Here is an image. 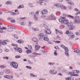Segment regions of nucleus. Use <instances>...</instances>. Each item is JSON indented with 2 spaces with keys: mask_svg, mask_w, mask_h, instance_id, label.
I'll return each instance as SVG.
<instances>
[{
  "mask_svg": "<svg viewBox=\"0 0 80 80\" xmlns=\"http://www.w3.org/2000/svg\"><path fill=\"white\" fill-rule=\"evenodd\" d=\"M7 28L5 27H3L2 28L0 27V30H7Z\"/></svg>",
  "mask_w": 80,
  "mask_h": 80,
  "instance_id": "24",
  "label": "nucleus"
},
{
  "mask_svg": "<svg viewBox=\"0 0 80 80\" xmlns=\"http://www.w3.org/2000/svg\"><path fill=\"white\" fill-rule=\"evenodd\" d=\"M34 13L33 12H30V15H33Z\"/></svg>",
  "mask_w": 80,
  "mask_h": 80,
  "instance_id": "55",
  "label": "nucleus"
},
{
  "mask_svg": "<svg viewBox=\"0 0 80 80\" xmlns=\"http://www.w3.org/2000/svg\"><path fill=\"white\" fill-rule=\"evenodd\" d=\"M24 7L23 5H20L18 7V9H20V8H23Z\"/></svg>",
  "mask_w": 80,
  "mask_h": 80,
  "instance_id": "34",
  "label": "nucleus"
},
{
  "mask_svg": "<svg viewBox=\"0 0 80 80\" xmlns=\"http://www.w3.org/2000/svg\"><path fill=\"white\" fill-rule=\"evenodd\" d=\"M68 36L69 38H75V35H74V34L71 32H69Z\"/></svg>",
  "mask_w": 80,
  "mask_h": 80,
  "instance_id": "8",
  "label": "nucleus"
},
{
  "mask_svg": "<svg viewBox=\"0 0 80 80\" xmlns=\"http://www.w3.org/2000/svg\"><path fill=\"white\" fill-rule=\"evenodd\" d=\"M6 42H7V41L4 40L2 42V43H1V45H7V43Z\"/></svg>",
  "mask_w": 80,
  "mask_h": 80,
  "instance_id": "18",
  "label": "nucleus"
},
{
  "mask_svg": "<svg viewBox=\"0 0 80 80\" xmlns=\"http://www.w3.org/2000/svg\"><path fill=\"white\" fill-rule=\"evenodd\" d=\"M8 27H9V28H11L13 29V26H11V25H8Z\"/></svg>",
  "mask_w": 80,
  "mask_h": 80,
  "instance_id": "43",
  "label": "nucleus"
},
{
  "mask_svg": "<svg viewBox=\"0 0 80 80\" xmlns=\"http://www.w3.org/2000/svg\"><path fill=\"white\" fill-rule=\"evenodd\" d=\"M11 12V15H17L18 14H19V13H18L17 14V13H15V12Z\"/></svg>",
  "mask_w": 80,
  "mask_h": 80,
  "instance_id": "26",
  "label": "nucleus"
},
{
  "mask_svg": "<svg viewBox=\"0 0 80 80\" xmlns=\"http://www.w3.org/2000/svg\"><path fill=\"white\" fill-rule=\"evenodd\" d=\"M80 72L77 70H73L72 72H69V75H71L72 76H75V77H77L78 76V74H75V73H79Z\"/></svg>",
  "mask_w": 80,
  "mask_h": 80,
  "instance_id": "4",
  "label": "nucleus"
},
{
  "mask_svg": "<svg viewBox=\"0 0 80 80\" xmlns=\"http://www.w3.org/2000/svg\"><path fill=\"white\" fill-rule=\"evenodd\" d=\"M38 37L39 40H42L43 39L45 41H48L49 39L48 38V36L47 35H44L43 33H40L38 34Z\"/></svg>",
  "mask_w": 80,
  "mask_h": 80,
  "instance_id": "2",
  "label": "nucleus"
},
{
  "mask_svg": "<svg viewBox=\"0 0 80 80\" xmlns=\"http://www.w3.org/2000/svg\"><path fill=\"white\" fill-rule=\"evenodd\" d=\"M32 40L34 42H38V40L37 39V38H32Z\"/></svg>",
  "mask_w": 80,
  "mask_h": 80,
  "instance_id": "16",
  "label": "nucleus"
},
{
  "mask_svg": "<svg viewBox=\"0 0 80 80\" xmlns=\"http://www.w3.org/2000/svg\"><path fill=\"white\" fill-rule=\"evenodd\" d=\"M5 73H10V70L9 69H6L5 70Z\"/></svg>",
  "mask_w": 80,
  "mask_h": 80,
  "instance_id": "22",
  "label": "nucleus"
},
{
  "mask_svg": "<svg viewBox=\"0 0 80 80\" xmlns=\"http://www.w3.org/2000/svg\"><path fill=\"white\" fill-rule=\"evenodd\" d=\"M53 42H55V43H60L61 42L58 41H52Z\"/></svg>",
  "mask_w": 80,
  "mask_h": 80,
  "instance_id": "31",
  "label": "nucleus"
},
{
  "mask_svg": "<svg viewBox=\"0 0 80 80\" xmlns=\"http://www.w3.org/2000/svg\"><path fill=\"white\" fill-rule=\"evenodd\" d=\"M76 34L77 35H80V33L79 32H76Z\"/></svg>",
  "mask_w": 80,
  "mask_h": 80,
  "instance_id": "62",
  "label": "nucleus"
},
{
  "mask_svg": "<svg viewBox=\"0 0 80 80\" xmlns=\"http://www.w3.org/2000/svg\"><path fill=\"white\" fill-rule=\"evenodd\" d=\"M48 19L49 20H55V16L53 15H51L49 17Z\"/></svg>",
  "mask_w": 80,
  "mask_h": 80,
  "instance_id": "10",
  "label": "nucleus"
},
{
  "mask_svg": "<svg viewBox=\"0 0 80 80\" xmlns=\"http://www.w3.org/2000/svg\"><path fill=\"white\" fill-rule=\"evenodd\" d=\"M54 64H55L54 62H49L48 63V64L49 65H53Z\"/></svg>",
  "mask_w": 80,
  "mask_h": 80,
  "instance_id": "32",
  "label": "nucleus"
},
{
  "mask_svg": "<svg viewBox=\"0 0 80 80\" xmlns=\"http://www.w3.org/2000/svg\"><path fill=\"white\" fill-rule=\"evenodd\" d=\"M34 20H37L38 19V15L34 14Z\"/></svg>",
  "mask_w": 80,
  "mask_h": 80,
  "instance_id": "19",
  "label": "nucleus"
},
{
  "mask_svg": "<svg viewBox=\"0 0 80 80\" xmlns=\"http://www.w3.org/2000/svg\"><path fill=\"white\" fill-rule=\"evenodd\" d=\"M44 0H38L37 1L38 3L40 4V5H42V3H43V1Z\"/></svg>",
  "mask_w": 80,
  "mask_h": 80,
  "instance_id": "17",
  "label": "nucleus"
},
{
  "mask_svg": "<svg viewBox=\"0 0 80 80\" xmlns=\"http://www.w3.org/2000/svg\"><path fill=\"white\" fill-rule=\"evenodd\" d=\"M45 33L46 34H51V31L48 28H46L45 29Z\"/></svg>",
  "mask_w": 80,
  "mask_h": 80,
  "instance_id": "9",
  "label": "nucleus"
},
{
  "mask_svg": "<svg viewBox=\"0 0 80 80\" xmlns=\"http://www.w3.org/2000/svg\"><path fill=\"white\" fill-rule=\"evenodd\" d=\"M80 14V11H79L77 12V13H76L75 15H77L78 14Z\"/></svg>",
  "mask_w": 80,
  "mask_h": 80,
  "instance_id": "49",
  "label": "nucleus"
},
{
  "mask_svg": "<svg viewBox=\"0 0 80 80\" xmlns=\"http://www.w3.org/2000/svg\"><path fill=\"white\" fill-rule=\"evenodd\" d=\"M12 46L13 47H18V45H17V44H14L13 43H12L11 44Z\"/></svg>",
  "mask_w": 80,
  "mask_h": 80,
  "instance_id": "37",
  "label": "nucleus"
},
{
  "mask_svg": "<svg viewBox=\"0 0 80 80\" xmlns=\"http://www.w3.org/2000/svg\"><path fill=\"white\" fill-rule=\"evenodd\" d=\"M6 4L7 5H8L9 4H10V5H11L12 4V3L10 2V1H8L6 2Z\"/></svg>",
  "mask_w": 80,
  "mask_h": 80,
  "instance_id": "42",
  "label": "nucleus"
},
{
  "mask_svg": "<svg viewBox=\"0 0 80 80\" xmlns=\"http://www.w3.org/2000/svg\"><path fill=\"white\" fill-rule=\"evenodd\" d=\"M3 75V72H0V75Z\"/></svg>",
  "mask_w": 80,
  "mask_h": 80,
  "instance_id": "59",
  "label": "nucleus"
},
{
  "mask_svg": "<svg viewBox=\"0 0 80 80\" xmlns=\"http://www.w3.org/2000/svg\"><path fill=\"white\" fill-rule=\"evenodd\" d=\"M29 6L30 7H34V6L32 4V3H29Z\"/></svg>",
  "mask_w": 80,
  "mask_h": 80,
  "instance_id": "33",
  "label": "nucleus"
},
{
  "mask_svg": "<svg viewBox=\"0 0 80 80\" xmlns=\"http://www.w3.org/2000/svg\"><path fill=\"white\" fill-rule=\"evenodd\" d=\"M26 67L27 68H28V69H32V67L30 66H26Z\"/></svg>",
  "mask_w": 80,
  "mask_h": 80,
  "instance_id": "39",
  "label": "nucleus"
},
{
  "mask_svg": "<svg viewBox=\"0 0 80 80\" xmlns=\"http://www.w3.org/2000/svg\"><path fill=\"white\" fill-rule=\"evenodd\" d=\"M32 52V51L30 49H28L26 51V53H27L28 54Z\"/></svg>",
  "mask_w": 80,
  "mask_h": 80,
  "instance_id": "25",
  "label": "nucleus"
},
{
  "mask_svg": "<svg viewBox=\"0 0 80 80\" xmlns=\"http://www.w3.org/2000/svg\"><path fill=\"white\" fill-rule=\"evenodd\" d=\"M62 18L59 19V22H61V23L66 25L67 27H70L69 28L70 30H73V29L75 28V27L73 26V23L72 22H69L68 20L65 19L66 18V17H62Z\"/></svg>",
  "mask_w": 80,
  "mask_h": 80,
  "instance_id": "1",
  "label": "nucleus"
},
{
  "mask_svg": "<svg viewBox=\"0 0 80 80\" xmlns=\"http://www.w3.org/2000/svg\"><path fill=\"white\" fill-rule=\"evenodd\" d=\"M33 31H34L35 32L38 30H39V29H37V28H33Z\"/></svg>",
  "mask_w": 80,
  "mask_h": 80,
  "instance_id": "38",
  "label": "nucleus"
},
{
  "mask_svg": "<svg viewBox=\"0 0 80 80\" xmlns=\"http://www.w3.org/2000/svg\"><path fill=\"white\" fill-rule=\"evenodd\" d=\"M40 48V46L38 45H35V51H38Z\"/></svg>",
  "mask_w": 80,
  "mask_h": 80,
  "instance_id": "13",
  "label": "nucleus"
},
{
  "mask_svg": "<svg viewBox=\"0 0 80 80\" xmlns=\"http://www.w3.org/2000/svg\"><path fill=\"white\" fill-rule=\"evenodd\" d=\"M72 78L70 77H69L68 78H65V80H72Z\"/></svg>",
  "mask_w": 80,
  "mask_h": 80,
  "instance_id": "28",
  "label": "nucleus"
},
{
  "mask_svg": "<svg viewBox=\"0 0 80 80\" xmlns=\"http://www.w3.org/2000/svg\"><path fill=\"white\" fill-rule=\"evenodd\" d=\"M13 19V18H8V20H12Z\"/></svg>",
  "mask_w": 80,
  "mask_h": 80,
  "instance_id": "54",
  "label": "nucleus"
},
{
  "mask_svg": "<svg viewBox=\"0 0 80 80\" xmlns=\"http://www.w3.org/2000/svg\"><path fill=\"white\" fill-rule=\"evenodd\" d=\"M28 47L30 49V50H32V46L30 45H28Z\"/></svg>",
  "mask_w": 80,
  "mask_h": 80,
  "instance_id": "41",
  "label": "nucleus"
},
{
  "mask_svg": "<svg viewBox=\"0 0 80 80\" xmlns=\"http://www.w3.org/2000/svg\"><path fill=\"white\" fill-rule=\"evenodd\" d=\"M48 44H53V43H52V42H51V41H49L48 42Z\"/></svg>",
  "mask_w": 80,
  "mask_h": 80,
  "instance_id": "57",
  "label": "nucleus"
},
{
  "mask_svg": "<svg viewBox=\"0 0 80 80\" xmlns=\"http://www.w3.org/2000/svg\"><path fill=\"white\" fill-rule=\"evenodd\" d=\"M65 28V26L64 25H62L61 27H60V28L61 29L62 28Z\"/></svg>",
  "mask_w": 80,
  "mask_h": 80,
  "instance_id": "47",
  "label": "nucleus"
},
{
  "mask_svg": "<svg viewBox=\"0 0 80 80\" xmlns=\"http://www.w3.org/2000/svg\"><path fill=\"white\" fill-rule=\"evenodd\" d=\"M75 18L76 20H80V17L79 16H76Z\"/></svg>",
  "mask_w": 80,
  "mask_h": 80,
  "instance_id": "36",
  "label": "nucleus"
},
{
  "mask_svg": "<svg viewBox=\"0 0 80 80\" xmlns=\"http://www.w3.org/2000/svg\"><path fill=\"white\" fill-rule=\"evenodd\" d=\"M4 77L6 78H9V79H12L13 78V76L12 75H4Z\"/></svg>",
  "mask_w": 80,
  "mask_h": 80,
  "instance_id": "11",
  "label": "nucleus"
},
{
  "mask_svg": "<svg viewBox=\"0 0 80 80\" xmlns=\"http://www.w3.org/2000/svg\"><path fill=\"white\" fill-rule=\"evenodd\" d=\"M67 17H68V18H72H72H73V16H71L70 15H67Z\"/></svg>",
  "mask_w": 80,
  "mask_h": 80,
  "instance_id": "29",
  "label": "nucleus"
},
{
  "mask_svg": "<svg viewBox=\"0 0 80 80\" xmlns=\"http://www.w3.org/2000/svg\"><path fill=\"white\" fill-rule=\"evenodd\" d=\"M8 31L9 32H11L13 31V29L11 28H9V27L7 29Z\"/></svg>",
  "mask_w": 80,
  "mask_h": 80,
  "instance_id": "21",
  "label": "nucleus"
},
{
  "mask_svg": "<svg viewBox=\"0 0 80 80\" xmlns=\"http://www.w3.org/2000/svg\"><path fill=\"white\" fill-rule=\"evenodd\" d=\"M68 8H69V9H70V10H71V9H72V7L70 6H68Z\"/></svg>",
  "mask_w": 80,
  "mask_h": 80,
  "instance_id": "58",
  "label": "nucleus"
},
{
  "mask_svg": "<svg viewBox=\"0 0 80 80\" xmlns=\"http://www.w3.org/2000/svg\"><path fill=\"white\" fill-rule=\"evenodd\" d=\"M0 68H5V66L3 65H0Z\"/></svg>",
  "mask_w": 80,
  "mask_h": 80,
  "instance_id": "48",
  "label": "nucleus"
},
{
  "mask_svg": "<svg viewBox=\"0 0 80 80\" xmlns=\"http://www.w3.org/2000/svg\"><path fill=\"white\" fill-rule=\"evenodd\" d=\"M74 10L75 11H76V12H79L78 11V9L77 8H75Z\"/></svg>",
  "mask_w": 80,
  "mask_h": 80,
  "instance_id": "53",
  "label": "nucleus"
},
{
  "mask_svg": "<svg viewBox=\"0 0 80 80\" xmlns=\"http://www.w3.org/2000/svg\"><path fill=\"white\" fill-rule=\"evenodd\" d=\"M74 52L77 53H80V49L79 50L74 51Z\"/></svg>",
  "mask_w": 80,
  "mask_h": 80,
  "instance_id": "27",
  "label": "nucleus"
},
{
  "mask_svg": "<svg viewBox=\"0 0 80 80\" xmlns=\"http://www.w3.org/2000/svg\"><path fill=\"white\" fill-rule=\"evenodd\" d=\"M21 24L22 25H25V24H24L23 22H21Z\"/></svg>",
  "mask_w": 80,
  "mask_h": 80,
  "instance_id": "63",
  "label": "nucleus"
},
{
  "mask_svg": "<svg viewBox=\"0 0 80 80\" xmlns=\"http://www.w3.org/2000/svg\"><path fill=\"white\" fill-rule=\"evenodd\" d=\"M73 22L74 23H75L76 24H77V23L79 24V23H80V20L78 19H75L73 21Z\"/></svg>",
  "mask_w": 80,
  "mask_h": 80,
  "instance_id": "14",
  "label": "nucleus"
},
{
  "mask_svg": "<svg viewBox=\"0 0 80 80\" xmlns=\"http://www.w3.org/2000/svg\"><path fill=\"white\" fill-rule=\"evenodd\" d=\"M58 7H61V6H62L61 5V4H59V3H58Z\"/></svg>",
  "mask_w": 80,
  "mask_h": 80,
  "instance_id": "56",
  "label": "nucleus"
},
{
  "mask_svg": "<svg viewBox=\"0 0 80 80\" xmlns=\"http://www.w3.org/2000/svg\"><path fill=\"white\" fill-rule=\"evenodd\" d=\"M57 50H55L54 53V55H57Z\"/></svg>",
  "mask_w": 80,
  "mask_h": 80,
  "instance_id": "50",
  "label": "nucleus"
},
{
  "mask_svg": "<svg viewBox=\"0 0 80 80\" xmlns=\"http://www.w3.org/2000/svg\"><path fill=\"white\" fill-rule=\"evenodd\" d=\"M61 47L62 48H64L65 52V53L66 54V56L67 57H69V54H68V49L67 47H65V46L63 45H61Z\"/></svg>",
  "mask_w": 80,
  "mask_h": 80,
  "instance_id": "3",
  "label": "nucleus"
},
{
  "mask_svg": "<svg viewBox=\"0 0 80 80\" xmlns=\"http://www.w3.org/2000/svg\"><path fill=\"white\" fill-rule=\"evenodd\" d=\"M54 6L55 7H57L58 8V4H54Z\"/></svg>",
  "mask_w": 80,
  "mask_h": 80,
  "instance_id": "64",
  "label": "nucleus"
},
{
  "mask_svg": "<svg viewBox=\"0 0 80 80\" xmlns=\"http://www.w3.org/2000/svg\"><path fill=\"white\" fill-rule=\"evenodd\" d=\"M11 22L12 23H15V21L14 19H12L11 20Z\"/></svg>",
  "mask_w": 80,
  "mask_h": 80,
  "instance_id": "46",
  "label": "nucleus"
},
{
  "mask_svg": "<svg viewBox=\"0 0 80 80\" xmlns=\"http://www.w3.org/2000/svg\"><path fill=\"white\" fill-rule=\"evenodd\" d=\"M30 75H31V77H36L35 76V75H34L32 73Z\"/></svg>",
  "mask_w": 80,
  "mask_h": 80,
  "instance_id": "60",
  "label": "nucleus"
},
{
  "mask_svg": "<svg viewBox=\"0 0 80 80\" xmlns=\"http://www.w3.org/2000/svg\"><path fill=\"white\" fill-rule=\"evenodd\" d=\"M69 32H70L69 31V30H67L65 34H66V35H69Z\"/></svg>",
  "mask_w": 80,
  "mask_h": 80,
  "instance_id": "35",
  "label": "nucleus"
},
{
  "mask_svg": "<svg viewBox=\"0 0 80 80\" xmlns=\"http://www.w3.org/2000/svg\"><path fill=\"white\" fill-rule=\"evenodd\" d=\"M48 52V51H45V50H42V52H43V53H47V52Z\"/></svg>",
  "mask_w": 80,
  "mask_h": 80,
  "instance_id": "61",
  "label": "nucleus"
},
{
  "mask_svg": "<svg viewBox=\"0 0 80 80\" xmlns=\"http://www.w3.org/2000/svg\"><path fill=\"white\" fill-rule=\"evenodd\" d=\"M49 72L51 74H53V75H56L57 73V71H55V69H52L49 71Z\"/></svg>",
  "mask_w": 80,
  "mask_h": 80,
  "instance_id": "7",
  "label": "nucleus"
},
{
  "mask_svg": "<svg viewBox=\"0 0 80 80\" xmlns=\"http://www.w3.org/2000/svg\"><path fill=\"white\" fill-rule=\"evenodd\" d=\"M10 65L11 67L17 69L18 68V64L17 62H10Z\"/></svg>",
  "mask_w": 80,
  "mask_h": 80,
  "instance_id": "5",
  "label": "nucleus"
},
{
  "mask_svg": "<svg viewBox=\"0 0 80 80\" xmlns=\"http://www.w3.org/2000/svg\"><path fill=\"white\" fill-rule=\"evenodd\" d=\"M14 50H15V52H18L19 53H22V49L20 48H19L17 47L14 48Z\"/></svg>",
  "mask_w": 80,
  "mask_h": 80,
  "instance_id": "6",
  "label": "nucleus"
},
{
  "mask_svg": "<svg viewBox=\"0 0 80 80\" xmlns=\"http://www.w3.org/2000/svg\"><path fill=\"white\" fill-rule=\"evenodd\" d=\"M61 8L62 9H63V10H65L66 8H67V7H66L65 6H63V5H62L61 6Z\"/></svg>",
  "mask_w": 80,
  "mask_h": 80,
  "instance_id": "23",
  "label": "nucleus"
},
{
  "mask_svg": "<svg viewBox=\"0 0 80 80\" xmlns=\"http://www.w3.org/2000/svg\"><path fill=\"white\" fill-rule=\"evenodd\" d=\"M66 1H68V3L69 4H70V5H74V3L72 1H70L69 0H65Z\"/></svg>",
  "mask_w": 80,
  "mask_h": 80,
  "instance_id": "15",
  "label": "nucleus"
},
{
  "mask_svg": "<svg viewBox=\"0 0 80 80\" xmlns=\"http://www.w3.org/2000/svg\"><path fill=\"white\" fill-rule=\"evenodd\" d=\"M28 63H29V64H33V62H31V61H30V60L28 61Z\"/></svg>",
  "mask_w": 80,
  "mask_h": 80,
  "instance_id": "45",
  "label": "nucleus"
},
{
  "mask_svg": "<svg viewBox=\"0 0 80 80\" xmlns=\"http://www.w3.org/2000/svg\"><path fill=\"white\" fill-rule=\"evenodd\" d=\"M20 57H20V55H19V56L17 55L15 57V58H20Z\"/></svg>",
  "mask_w": 80,
  "mask_h": 80,
  "instance_id": "44",
  "label": "nucleus"
},
{
  "mask_svg": "<svg viewBox=\"0 0 80 80\" xmlns=\"http://www.w3.org/2000/svg\"><path fill=\"white\" fill-rule=\"evenodd\" d=\"M44 28H47V25H46V24H44Z\"/></svg>",
  "mask_w": 80,
  "mask_h": 80,
  "instance_id": "52",
  "label": "nucleus"
},
{
  "mask_svg": "<svg viewBox=\"0 0 80 80\" xmlns=\"http://www.w3.org/2000/svg\"><path fill=\"white\" fill-rule=\"evenodd\" d=\"M33 54L34 55H41L40 53H38L35 52H33Z\"/></svg>",
  "mask_w": 80,
  "mask_h": 80,
  "instance_id": "30",
  "label": "nucleus"
},
{
  "mask_svg": "<svg viewBox=\"0 0 80 80\" xmlns=\"http://www.w3.org/2000/svg\"><path fill=\"white\" fill-rule=\"evenodd\" d=\"M48 11L46 9H44V10H42L41 11V13L42 15H45V14H47Z\"/></svg>",
  "mask_w": 80,
  "mask_h": 80,
  "instance_id": "12",
  "label": "nucleus"
},
{
  "mask_svg": "<svg viewBox=\"0 0 80 80\" xmlns=\"http://www.w3.org/2000/svg\"><path fill=\"white\" fill-rule=\"evenodd\" d=\"M17 43H23L24 42V41L22 40H21L17 41Z\"/></svg>",
  "mask_w": 80,
  "mask_h": 80,
  "instance_id": "20",
  "label": "nucleus"
},
{
  "mask_svg": "<svg viewBox=\"0 0 80 80\" xmlns=\"http://www.w3.org/2000/svg\"><path fill=\"white\" fill-rule=\"evenodd\" d=\"M13 37L15 38H16V39H18V36L14 34L13 35Z\"/></svg>",
  "mask_w": 80,
  "mask_h": 80,
  "instance_id": "40",
  "label": "nucleus"
},
{
  "mask_svg": "<svg viewBox=\"0 0 80 80\" xmlns=\"http://www.w3.org/2000/svg\"><path fill=\"white\" fill-rule=\"evenodd\" d=\"M3 59H6L7 60H8V57H3Z\"/></svg>",
  "mask_w": 80,
  "mask_h": 80,
  "instance_id": "51",
  "label": "nucleus"
}]
</instances>
